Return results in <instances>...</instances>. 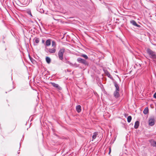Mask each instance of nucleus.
Listing matches in <instances>:
<instances>
[{
  "label": "nucleus",
  "instance_id": "f257e3e1",
  "mask_svg": "<svg viewBox=\"0 0 156 156\" xmlns=\"http://www.w3.org/2000/svg\"><path fill=\"white\" fill-rule=\"evenodd\" d=\"M146 52L150 58L155 63H156V54L155 52L153 51L149 48H148L146 50Z\"/></svg>",
  "mask_w": 156,
  "mask_h": 156
},
{
  "label": "nucleus",
  "instance_id": "f03ea898",
  "mask_svg": "<svg viewBox=\"0 0 156 156\" xmlns=\"http://www.w3.org/2000/svg\"><path fill=\"white\" fill-rule=\"evenodd\" d=\"M65 51L64 48H61L58 52V57L60 60H62L63 59V55Z\"/></svg>",
  "mask_w": 156,
  "mask_h": 156
},
{
  "label": "nucleus",
  "instance_id": "7ed1b4c3",
  "mask_svg": "<svg viewBox=\"0 0 156 156\" xmlns=\"http://www.w3.org/2000/svg\"><path fill=\"white\" fill-rule=\"evenodd\" d=\"M155 120L154 116L151 117L148 120V125L150 126H153L154 124Z\"/></svg>",
  "mask_w": 156,
  "mask_h": 156
},
{
  "label": "nucleus",
  "instance_id": "20e7f679",
  "mask_svg": "<svg viewBox=\"0 0 156 156\" xmlns=\"http://www.w3.org/2000/svg\"><path fill=\"white\" fill-rule=\"evenodd\" d=\"M77 61L78 62L82 63L86 66H88V63L87 62L81 58H77Z\"/></svg>",
  "mask_w": 156,
  "mask_h": 156
},
{
  "label": "nucleus",
  "instance_id": "39448f33",
  "mask_svg": "<svg viewBox=\"0 0 156 156\" xmlns=\"http://www.w3.org/2000/svg\"><path fill=\"white\" fill-rule=\"evenodd\" d=\"M50 83L51 84L53 87L56 88L58 90H60L62 89L61 87L57 84L51 82H50Z\"/></svg>",
  "mask_w": 156,
  "mask_h": 156
},
{
  "label": "nucleus",
  "instance_id": "423d86ee",
  "mask_svg": "<svg viewBox=\"0 0 156 156\" xmlns=\"http://www.w3.org/2000/svg\"><path fill=\"white\" fill-rule=\"evenodd\" d=\"M149 142L151 144V146L153 147H156V141L153 139H151L149 140Z\"/></svg>",
  "mask_w": 156,
  "mask_h": 156
},
{
  "label": "nucleus",
  "instance_id": "0eeeda50",
  "mask_svg": "<svg viewBox=\"0 0 156 156\" xmlns=\"http://www.w3.org/2000/svg\"><path fill=\"white\" fill-rule=\"evenodd\" d=\"M119 91L115 90L114 92L113 95L114 97L116 98H118L120 96Z\"/></svg>",
  "mask_w": 156,
  "mask_h": 156
},
{
  "label": "nucleus",
  "instance_id": "6e6552de",
  "mask_svg": "<svg viewBox=\"0 0 156 156\" xmlns=\"http://www.w3.org/2000/svg\"><path fill=\"white\" fill-rule=\"evenodd\" d=\"M130 23L132 24L133 26H135L136 27H140V26L134 20H132L130 21Z\"/></svg>",
  "mask_w": 156,
  "mask_h": 156
},
{
  "label": "nucleus",
  "instance_id": "1a4fd4ad",
  "mask_svg": "<svg viewBox=\"0 0 156 156\" xmlns=\"http://www.w3.org/2000/svg\"><path fill=\"white\" fill-rule=\"evenodd\" d=\"M48 52L51 54H53L55 52L56 49L55 48H49L48 50Z\"/></svg>",
  "mask_w": 156,
  "mask_h": 156
},
{
  "label": "nucleus",
  "instance_id": "9d476101",
  "mask_svg": "<svg viewBox=\"0 0 156 156\" xmlns=\"http://www.w3.org/2000/svg\"><path fill=\"white\" fill-rule=\"evenodd\" d=\"M114 86H115V91H120L119 87V85H118V84L116 82H114Z\"/></svg>",
  "mask_w": 156,
  "mask_h": 156
},
{
  "label": "nucleus",
  "instance_id": "9b49d317",
  "mask_svg": "<svg viewBox=\"0 0 156 156\" xmlns=\"http://www.w3.org/2000/svg\"><path fill=\"white\" fill-rule=\"evenodd\" d=\"M81 107L80 105H78L76 107V110L78 113H80L81 111Z\"/></svg>",
  "mask_w": 156,
  "mask_h": 156
},
{
  "label": "nucleus",
  "instance_id": "f8f14e48",
  "mask_svg": "<svg viewBox=\"0 0 156 156\" xmlns=\"http://www.w3.org/2000/svg\"><path fill=\"white\" fill-rule=\"evenodd\" d=\"M51 44V40L50 39L47 40L46 42L45 45L47 46H50Z\"/></svg>",
  "mask_w": 156,
  "mask_h": 156
},
{
  "label": "nucleus",
  "instance_id": "ddd939ff",
  "mask_svg": "<svg viewBox=\"0 0 156 156\" xmlns=\"http://www.w3.org/2000/svg\"><path fill=\"white\" fill-rule=\"evenodd\" d=\"M149 112V109L147 107L145 108L143 111V113L145 115L147 114Z\"/></svg>",
  "mask_w": 156,
  "mask_h": 156
},
{
  "label": "nucleus",
  "instance_id": "4468645a",
  "mask_svg": "<svg viewBox=\"0 0 156 156\" xmlns=\"http://www.w3.org/2000/svg\"><path fill=\"white\" fill-rule=\"evenodd\" d=\"M139 125V122L138 121H136L135 123L134 128L136 129H137Z\"/></svg>",
  "mask_w": 156,
  "mask_h": 156
},
{
  "label": "nucleus",
  "instance_id": "2eb2a0df",
  "mask_svg": "<svg viewBox=\"0 0 156 156\" xmlns=\"http://www.w3.org/2000/svg\"><path fill=\"white\" fill-rule=\"evenodd\" d=\"M98 134V133L97 132H94L93 133V135L92 136V141H93L94 139H95L96 137L97 136Z\"/></svg>",
  "mask_w": 156,
  "mask_h": 156
},
{
  "label": "nucleus",
  "instance_id": "dca6fc26",
  "mask_svg": "<svg viewBox=\"0 0 156 156\" xmlns=\"http://www.w3.org/2000/svg\"><path fill=\"white\" fill-rule=\"evenodd\" d=\"M105 73L106 75L109 78H110L111 79L113 80V78L112 77V76L111 75L110 73L107 71L105 72Z\"/></svg>",
  "mask_w": 156,
  "mask_h": 156
},
{
  "label": "nucleus",
  "instance_id": "f3484780",
  "mask_svg": "<svg viewBox=\"0 0 156 156\" xmlns=\"http://www.w3.org/2000/svg\"><path fill=\"white\" fill-rule=\"evenodd\" d=\"M46 61L49 64L51 62V59L49 57H47L46 58Z\"/></svg>",
  "mask_w": 156,
  "mask_h": 156
},
{
  "label": "nucleus",
  "instance_id": "a211bd4d",
  "mask_svg": "<svg viewBox=\"0 0 156 156\" xmlns=\"http://www.w3.org/2000/svg\"><path fill=\"white\" fill-rule=\"evenodd\" d=\"M34 41H35V42L37 44L39 42V38L37 37H35L34 39Z\"/></svg>",
  "mask_w": 156,
  "mask_h": 156
},
{
  "label": "nucleus",
  "instance_id": "6ab92c4d",
  "mask_svg": "<svg viewBox=\"0 0 156 156\" xmlns=\"http://www.w3.org/2000/svg\"><path fill=\"white\" fill-rule=\"evenodd\" d=\"M131 119H132V117L131 116H128L127 118V122L128 123L130 122L131 120Z\"/></svg>",
  "mask_w": 156,
  "mask_h": 156
},
{
  "label": "nucleus",
  "instance_id": "aec40b11",
  "mask_svg": "<svg viewBox=\"0 0 156 156\" xmlns=\"http://www.w3.org/2000/svg\"><path fill=\"white\" fill-rule=\"evenodd\" d=\"M52 45L54 48H55L56 46V42L55 41H52Z\"/></svg>",
  "mask_w": 156,
  "mask_h": 156
},
{
  "label": "nucleus",
  "instance_id": "412c9836",
  "mask_svg": "<svg viewBox=\"0 0 156 156\" xmlns=\"http://www.w3.org/2000/svg\"><path fill=\"white\" fill-rule=\"evenodd\" d=\"M81 56L84 58L85 59H87L88 58L87 55L85 54H82L81 55Z\"/></svg>",
  "mask_w": 156,
  "mask_h": 156
},
{
  "label": "nucleus",
  "instance_id": "4be33fe9",
  "mask_svg": "<svg viewBox=\"0 0 156 156\" xmlns=\"http://www.w3.org/2000/svg\"><path fill=\"white\" fill-rule=\"evenodd\" d=\"M29 58L31 60L32 62L33 63H34V62H35L36 61L35 60L33 59V58H32L31 57H30V56H29Z\"/></svg>",
  "mask_w": 156,
  "mask_h": 156
},
{
  "label": "nucleus",
  "instance_id": "5701e85b",
  "mask_svg": "<svg viewBox=\"0 0 156 156\" xmlns=\"http://www.w3.org/2000/svg\"><path fill=\"white\" fill-rule=\"evenodd\" d=\"M79 66V65L77 63H75L73 64V67H78Z\"/></svg>",
  "mask_w": 156,
  "mask_h": 156
},
{
  "label": "nucleus",
  "instance_id": "b1692460",
  "mask_svg": "<svg viewBox=\"0 0 156 156\" xmlns=\"http://www.w3.org/2000/svg\"><path fill=\"white\" fill-rule=\"evenodd\" d=\"M27 13L29 15L31 13L30 10V9H28L27 11Z\"/></svg>",
  "mask_w": 156,
  "mask_h": 156
},
{
  "label": "nucleus",
  "instance_id": "393cba45",
  "mask_svg": "<svg viewBox=\"0 0 156 156\" xmlns=\"http://www.w3.org/2000/svg\"><path fill=\"white\" fill-rule=\"evenodd\" d=\"M68 63H69L70 65V66L72 67H73L74 64L72 63L69 61L68 62Z\"/></svg>",
  "mask_w": 156,
  "mask_h": 156
},
{
  "label": "nucleus",
  "instance_id": "a878e982",
  "mask_svg": "<svg viewBox=\"0 0 156 156\" xmlns=\"http://www.w3.org/2000/svg\"><path fill=\"white\" fill-rule=\"evenodd\" d=\"M153 97L154 98L156 99V92L154 94V96H153Z\"/></svg>",
  "mask_w": 156,
  "mask_h": 156
},
{
  "label": "nucleus",
  "instance_id": "bb28decb",
  "mask_svg": "<svg viewBox=\"0 0 156 156\" xmlns=\"http://www.w3.org/2000/svg\"><path fill=\"white\" fill-rule=\"evenodd\" d=\"M111 151V148H109V154L110 153Z\"/></svg>",
  "mask_w": 156,
  "mask_h": 156
},
{
  "label": "nucleus",
  "instance_id": "cd10ccee",
  "mask_svg": "<svg viewBox=\"0 0 156 156\" xmlns=\"http://www.w3.org/2000/svg\"><path fill=\"white\" fill-rule=\"evenodd\" d=\"M44 40H42V43H44Z\"/></svg>",
  "mask_w": 156,
  "mask_h": 156
},
{
  "label": "nucleus",
  "instance_id": "c85d7f7f",
  "mask_svg": "<svg viewBox=\"0 0 156 156\" xmlns=\"http://www.w3.org/2000/svg\"><path fill=\"white\" fill-rule=\"evenodd\" d=\"M31 17H32V14H31V13L29 15Z\"/></svg>",
  "mask_w": 156,
  "mask_h": 156
},
{
  "label": "nucleus",
  "instance_id": "c756f323",
  "mask_svg": "<svg viewBox=\"0 0 156 156\" xmlns=\"http://www.w3.org/2000/svg\"><path fill=\"white\" fill-rule=\"evenodd\" d=\"M31 17H32V14H31V13L29 15Z\"/></svg>",
  "mask_w": 156,
  "mask_h": 156
},
{
  "label": "nucleus",
  "instance_id": "7c9ffc66",
  "mask_svg": "<svg viewBox=\"0 0 156 156\" xmlns=\"http://www.w3.org/2000/svg\"><path fill=\"white\" fill-rule=\"evenodd\" d=\"M124 115H125V117H126V114H125Z\"/></svg>",
  "mask_w": 156,
  "mask_h": 156
},
{
  "label": "nucleus",
  "instance_id": "2f4dec72",
  "mask_svg": "<svg viewBox=\"0 0 156 156\" xmlns=\"http://www.w3.org/2000/svg\"><path fill=\"white\" fill-rule=\"evenodd\" d=\"M19 153H20V152H18V154H19Z\"/></svg>",
  "mask_w": 156,
  "mask_h": 156
},
{
  "label": "nucleus",
  "instance_id": "473e14b6",
  "mask_svg": "<svg viewBox=\"0 0 156 156\" xmlns=\"http://www.w3.org/2000/svg\"><path fill=\"white\" fill-rule=\"evenodd\" d=\"M34 45H35V44H34Z\"/></svg>",
  "mask_w": 156,
  "mask_h": 156
}]
</instances>
